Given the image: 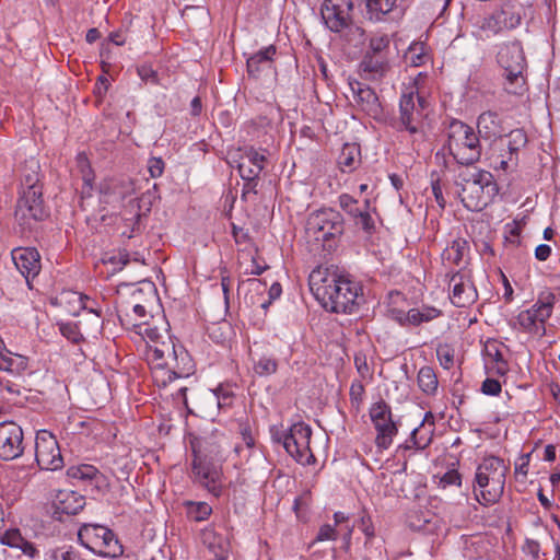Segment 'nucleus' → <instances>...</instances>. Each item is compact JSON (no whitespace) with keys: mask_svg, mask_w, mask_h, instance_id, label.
<instances>
[{"mask_svg":"<svg viewBox=\"0 0 560 560\" xmlns=\"http://www.w3.org/2000/svg\"><path fill=\"white\" fill-rule=\"evenodd\" d=\"M97 474V469L91 465H81L78 467H71L68 470V475L72 478L81 480H91Z\"/></svg>","mask_w":560,"mask_h":560,"instance_id":"37998d69","label":"nucleus"},{"mask_svg":"<svg viewBox=\"0 0 560 560\" xmlns=\"http://www.w3.org/2000/svg\"><path fill=\"white\" fill-rule=\"evenodd\" d=\"M481 392L486 395L497 396L501 393V384L494 378H486L482 382Z\"/></svg>","mask_w":560,"mask_h":560,"instance_id":"8fccbe9b","label":"nucleus"},{"mask_svg":"<svg viewBox=\"0 0 560 560\" xmlns=\"http://www.w3.org/2000/svg\"><path fill=\"white\" fill-rule=\"evenodd\" d=\"M498 63L503 68L505 82L504 90L510 94H523L525 78L523 71L526 60L520 42L504 44L498 51Z\"/></svg>","mask_w":560,"mask_h":560,"instance_id":"423d86ee","label":"nucleus"},{"mask_svg":"<svg viewBox=\"0 0 560 560\" xmlns=\"http://www.w3.org/2000/svg\"><path fill=\"white\" fill-rule=\"evenodd\" d=\"M207 444L206 439H196L192 442L195 457L192 462V474L200 485L218 495L220 493V486L218 485L220 472L217 467L207 459Z\"/></svg>","mask_w":560,"mask_h":560,"instance_id":"f8f14e48","label":"nucleus"},{"mask_svg":"<svg viewBox=\"0 0 560 560\" xmlns=\"http://www.w3.org/2000/svg\"><path fill=\"white\" fill-rule=\"evenodd\" d=\"M487 354L492 362V371L494 374L504 376L509 372V364L503 358L502 352L497 348H487Z\"/></svg>","mask_w":560,"mask_h":560,"instance_id":"58836bf2","label":"nucleus"},{"mask_svg":"<svg viewBox=\"0 0 560 560\" xmlns=\"http://www.w3.org/2000/svg\"><path fill=\"white\" fill-rule=\"evenodd\" d=\"M266 158L253 148L245 151L237 164L243 180L258 179L265 167Z\"/></svg>","mask_w":560,"mask_h":560,"instance_id":"b1692460","label":"nucleus"},{"mask_svg":"<svg viewBox=\"0 0 560 560\" xmlns=\"http://www.w3.org/2000/svg\"><path fill=\"white\" fill-rule=\"evenodd\" d=\"M0 542L12 548L21 549L23 553L30 557H33L36 551L34 546L25 540L18 529L5 532L1 535Z\"/></svg>","mask_w":560,"mask_h":560,"instance_id":"72a5a7b5","label":"nucleus"},{"mask_svg":"<svg viewBox=\"0 0 560 560\" xmlns=\"http://www.w3.org/2000/svg\"><path fill=\"white\" fill-rule=\"evenodd\" d=\"M550 254H551V248L549 245H546V244H540L535 249V257L540 261L547 260L549 258Z\"/></svg>","mask_w":560,"mask_h":560,"instance_id":"052dcab7","label":"nucleus"},{"mask_svg":"<svg viewBox=\"0 0 560 560\" xmlns=\"http://www.w3.org/2000/svg\"><path fill=\"white\" fill-rule=\"evenodd\" d=\"M364 394V386L361 382H353L350 386V397L352 400L361 401Z\"/></svg>","mask_w":560,"mask_h":560,"instance_id":"bf43d9fd","label":"nucleus"},{"mask_svg":"<svg viewBox=\"0 0 560 560\" xmlns=\"http://www.w3.org/2000/svg\"><path fill=\"white\" fill-rule=\"evenodd\" d=\"M339 205L341 209L346 211L351 218L360 209L358 207V200L348 194H342L339 196Z\"/></svg>","mask_w":560,"mask_h":560,"instance_id":"a18cd8bd","label":"nucleus"},{"mask_svg":"<svg viewBox=\"0 0 560 560\" xmlns=\"http://www.w3.org/2000/svg\"><path fill=\"white\" fill-rule=\"evenodd\" d=\"M35 459L40 469L57 470L63 467L59 444L47 430H40L36 433Z\"/></svg>","mask_w":560,"mask_h":560,"instance_id":"2eb2a0df","label":"nucleus"},{"mask_svg":"<svg viewBox=\"0 0 560 560\" xmlns=\"http://www.w3.org/2000/svg\"><path fill=\"white\" fill-rule=\"evenodd\" d=\"M366 4L368 12L371 14V18H375L376 20L381 19V16L389 13L396 0H364Z\"/></svg>","mask_w":560,"mask_h":560,"instance_id":"4c0bfd02","label":"nucleus"},{"mask_svg":"<svg viewBox=\"0 0 560 560\" xmlns=\"http://www.w3.org/2000/svg\"><path fill=\"white\" fill-rule=\"evenodd\" d=\"M24 452L22 428L13 421L0 422V458L13 460Z\"/></svg>","mask_w":560,"mask_h":560,"instance_id":"dca6fc26","label":"nucleus"},{"mask_svg":"<svg viewBox=\"0 0 560 560\" xmlns=\"http://www.w3.org/2000/svg\"><path fill=\"white\" fill-rule=\"evenodd\" d=\"M360 69L368 79L376 80L382 78L388 70L386 55L368 52L360 63Z\"/></svg>","mask_w":560,"mask_h":560,"instance_id":"a878e982","label":"nucleus"},{"mask_svg":"<svg viewBox=\"0 0 560 560\" xmlns=\"http://www.w3.org/2000/svg\"><path fill=\"white\" fill-rule=\"evenodd\" d=\"M337 538V532L335 526L325 524L323 525L316 536L317 541L335 540Z\"/></svg>","mask_w":560,"mask_h":560,"instance_id":"603ef678","label":"nucleus"},{"mask_svg":"<svg viewBox=\"0 0 560 560\" xmlns=\"http://www.w3.org/2000/svg\"><path fill=\"white\" fill-rule=\"evenodd\" d=\"M352 8L351 0H324L320 9L322 19L330 31L340 33L349 23Z\"/></svg>","mask_w":560,"mask_h":560,"instance_id":"a211bd4d","label":"nucleus"},{"mask_svg":"<svg viewBox=\"0 0 560 560\" xmlns=\"http://www.w3.org/2000/svg\"><path fill=\"white\" fill-rule=\"evenodd\" d=\"M438 359L444 369H451L454 363V354L448 347L440 346L436 349Z\"/></svg>","mask_w":560,"mask_h":560,"instance_id":"de8ad7c7","label":"nucleus"},{"mask_svg":"<svg viewBox=\"0 0 560 560\" xmlns=\"http://www.w3.org/2000/svg\"><path fill=\"white\" fill-rule=\"evenodd\" d=\"M311 436L312 429L304 422L292 424L289 431L283 434L284 450L302 465H310L315 462L310 447Z\"/></svg>","mask_w":560,"mask_h":560,"instance_id":"9b49d317","label":"nucleus"},{"mask_svg":"<svg viewBox=\"0 0 560 560\" xmlns=\"http://www.w3.org/2000/svg\"><path fill=\"white\" fill-rule=\"evenodd\" d=\"M276 55V47L270 45L265 47L250 56L247 59V72L249 75L257 78L261 70L270 68L273 56Z\"/></svg>","mask_w":560,"mask_h":560,"instance_id":"cd10ccee","label":"nucleus"},{"mask_svg":"<svg viewBox=\"0 0 560 560\" xmlns=\"http://www.w3.org/2000/svg\"><path fill=\"white\" fill-rule=\"evenodd\" d=\"M277 370L278 362L271 357L261 355L257 360H253V371L260 377L272 375Z\"/></svg>","mask_w":560,"mask_h":560,"instance_id":"e433bc0d","label":"nucleus"},{"mask_svg":"<svg viewBox=\"0 0 560 560\" xmlns=\"http://www.w3.org/2000/svg\"><path fill=\"white\" fill-rule=\"evenodd\" d=\"M480 137L467 124L455 120L450 125L448 151L462 165H471L478 162L482 153Z\"/></svg>","mask_w":560,"mask_h":560,"instance_id":"39448f33","label":"nucleus"},{"mask_svg":"<svg viewBox=\"0 0 560 560\" xmlns=\"http://www.w3.org/2000/svg\"><path fill=\"white\" fill-rule=\"evenodd\" d=\"M370 201H364V208L359 209L357 213L352 217L357 226H360L366 232H370L374 228L373 219L369 212Z\"/></svg>","mask_w":560,"mask_h":560,"instance_id":"a19ab883","label":"nucleus"},{"mask_svg":"<svg viewBox=\"0 0 560 560\" xmlns=\"http://www.w3.org/2000/svg\"><path fill=\"white\" fill-rule=\"evenodd\" d=\"M306 232L314 240L326 242L342 234L343 219L334 209L317 210L308 215Z\"/></svg>","mask_w":560,"mask_h":560,"instance_id":"9d476101","label":"nucleus"},{"mask_svg":"<svg viewBox=\"0 0 560 560\" xmlns=\"http://www.w3.org/2000/svg\"><path fill=\"white\" fill-rule=\"evenodd\" d=\"M14 215L20 225L25 228H31L33 222L44 220L47 211L44 207L42 188L22 189Z\"/></svg>","mask_w":560,"mask_h":560,"instance_id":"4468645a","label":"nucleus"},{"mask_svg":"<svg viewBox=\"0 0 560 560\" xmlns=\"http://www.w3.org/2000/svg\"><path fill=\"white\" fill-rule=\"evenodd\" d=\"M108 80L104 75L98 77L94 93L102 97L108 90Z\"/></svg>","mask_w":560,"mask_h":560,"instance_id":"680f3d73","label":"nucleus"},{"mask_svg":"<svg viewBox=\"0 0 560 560\" xmlns=\"http://www.w3.org/2000/svg\"><path fill=\"white\" fill-rule=\"evenodd\" d=\"M428 106V101L418 92L404 93L399 101V129L411 135L421 132Z\"/></svg>","mask_w":560,"mask_h":560,"instance_id":"1a4fd4ad","label":"nucleus"},{"mask_svg":"<svg viewBox=\"0 0 560 560\" xmlns=\"http://www.w3.org/2000/svg\"><path fill=\"white\" fill-rule=\"evenodd\" d=\"M369 415L376 430V447L387 450L392 445L394 436L398 433L389 405L381 399L370 407Z\"/></svg>","mask_w":560,"mask_h":560,"instance_id":"ddd939ff","label":"nucleus"},{"mask_svg":"<svg viewBox=\"0 0 560 560\" xmlns=\"http://www.w3.org/2000/svg\"><path fill=\"white\" fill-rule=\"evenodd\" d=\"M211 506L205 502H201V503H198L197 505V513L198 515L196 516V520L197 521H203L206 520L210 514H211Z\"/></svg>","mask_w":560,"mask_h":560,"instance_id":"0e129e2a","label":"nucleus"},{"mask_svg":"<svg viewBox=\"0 0 560 560\" xmlns=\"http://www.w3.org/2000/svg\"><path fill=\"white\" fill-rule=\"evenodd\" d=\"M349 88L355 106L368 116L380 119L383 115V107L378 96L370 86L360 81H349Z\"/></svg>","mask_w":560,"mask_h":560,"instance_id":"6ab92c4d","label":"nucleus"},{"mask_svg":"<svg viewBox=\"0 0 560 560\" xmlns=\"http://www.w3.org/2000/svg\"><path fill=\"white\" fill-rule=\"evenodd\" d=\"M389 39L386 35L372 37L370 39V54L385 55L384 50L388 48Z\"/></svg>","mask_w":560,"mask_h":560,"instance_id":"49530a36","label":"nucleus"},{"mask_svg":"<svg viewBox=\"0 0 560 560\" xmlns=\"http://www.w3.org/2000/svg\"><path fill=\"white\" fill-rule=\"evenodd\" d=\"M469 250V245L464 238H456L442 253L443 261L459 265Z\"/></svg>","mask_w":560,"mask_h":560,"instance_id":"473e14b6","label":"nucleus"},{"mask_svg":"<svg viewBox=\"0 0 560 560\" xmlns=\"http://www.w3.org/2000/svg\"><path fill=\"white\" fill-rule=\"evenodd\" d=\"M202 109L201 98L196 96L190 103V113L192 116H199Z\"/></svg>","mask_w":560,"mask_h":560,"instance_id":"774afa93","label":"nucleus"},{"mask_svg":"<svg viewBox=\"0 0 560 560\" xmlns=\"http://www.w3.org/2000/svg\"><path fill=\"white\" fill-rule=\"evenodd\" d=\"M448 278V275H446ZM448 285L451 290V301L457 307H466L472 304L477 299V291L469 280L462 272H454L450 276Z\"/></svg>","mask_w":560,"mask_h":560,"instance_id":"aec40b11","label":"nucleus"},{"mask_svg":"<svg viewBox=\"0 0 560 560\" xmlns=\"http://www.w3.org/2000/svg\"><path fill=\"white\" fill-rule=\"evenodd\" d=\"M12 260L16 269L30 283L31 278H35L40 271V255L35 248L19 247L11 253Z\"/></svg>","mask_w":560,"mask_h":560,"instance_id":"412c9836","label":"nucleus"},{"mask_svg":"<svg viewBox=\"0 0 560 560\" xmlns=\"http://www.w3.org/2000/svg\"><path fill=\"white\" fill-rule=\"evenodd\" d=\"M556 296L550 291L541 292L537 302L517 315V323L527 332L544 336L545 323L551 316Z\"/></svg>","mask_w":560,"mask_h":560,"instance_id":"6e6552de","label":"nucleus"},{"mask_svg":"<svg viewBox=\"0 0 560 560\" xmlns=\"http://www.w3.org/2000/svg\"><path fill=\"white\" fill-rule=\"evenodd\" d=\"M148 171L153 178H158L163 174L164 162L161 158H151L148 162Z\"/></svg>","mask_w":560,"mask_h":560,"instance_id":"3c124183","label":"nucleus"},{"mask_svg":"<svg viewBox=\"0 0 560 560\" xmlns=\"http://www.w3.org/2000/svg\"><path fill=\"white\" fill-rule=\"evenodd\" d=\"M158 300L155 284L152 281H141L140 285L131 293V308L138 319L147 316L148 308Z\"/></svg>","mask_w":560,"mask_h":560,"instance_id":"5701e85b","label":"nucleus"},{"mask_svg":"<svg viewBox=\"0 0 560 560\" xmlns=\"http://www.w3.org/2000/svg\"><path fill=\"white\" fill-rule=\"evenodd\" d=\"M213 395L215 397L219 409H223L232 405L233 393L229 388L220 385L213 390Z\"/></svg>","mask_w":560,"mask_h":560,"instance_id":"c03bdc74","label":"nucleus"},{"mask_svg":"<svg viewBox=\"0 0 560 560\" xmlns=\"http://www.w3.org/2000/svg\"><path fill=\"white\" fill-rule=\"evenodd\" d=\"M109 39L112 43H114L117 46H121L126 43V33L121 30L113 32L109 35Z\"/></svg>","mask_w":560,"mask_h":560,"instance_id":"69168bd1","label":"nucleus"},{"mask_svg":"<svg viewBox=\"0 0 560 560\" xmlns=\"http://www.w3.org/2000/svg\"><path fill=\"white\" fill-rule=\"evenodd\" d=\"M360 163V148L357 144L346 143L338 156V165L343 173H350Z\"/></svg>","mask_w":560,"mask_h":560,"instance_id":"7c9ffc66","label":"nucleus"},{"mask_svg":"<svg viewBox=\"0 0 560 560\" xmlns=\"http://www.w3.org/2000/svg\"><path fill=\"white\" fill-rule=\"evenodd\" d=\"M0 385L2 387V389H4L5 392H8L9 394H15V395H19L20 394V386L18 384H14L12 382H3V381H0Z\"/></svg>","mask_w":560,"mask_h":560,"instance_id":"338daca9","label":"nucleus"},{"mask_svg":"<svg viewBox=\"0 0 560 560\" xmlns=\"http://www.w3.org/2000/svg\"><path fill=\"white\" fill-rule=\"evenodd\" d=\"M477 128L479 137L483 141H489L491 144H498L505 131L503 120L499 114L493 110H486L479 115Z\"/></svg>","mask_w":560,"mask_h":560,"instance_id":"4be33fe9","label":"nucleus"},{"mask_svg":"<svg viewBox=\"0 0 560 560\" xmlns=\"http://www.w3.org/2000/svg\"><path fill=\"white\" fill-rule=\"evenodd\" d=\"M438 378L432 368L423 366L418 373V385L425 394H434L438 388Z\"/></svg>","mask_w":560,"mask_h":560,"instance_id":"c9c22d12","label":"nucleus"},{"mask_svg":"<svg viewBox=\"0 0 560 560\" xmlns=\"http://www.w3.org/2000/svg\"><path fill=\"white\" fill-rule=\"evenodd\" d=\"M422 50H423V47L421 45L415 44V45L410 46L409 54H410L411 62L415 66H420V65L424 63V61L427 59V55L423 54Z\"/></svg>","mask_w":560,"mask_h":560,"instance_id":"864d4df0","label":"nucleus"},{"mask_svg":"<svg viewBox=\"0 0 560 560\" xmlns=\"http://www.w3.org/2000/svg\"><path fill=\"white\" fill-rule=\"evenodd\" d=\"M80 542L90 551L109 558H118L124 548L112 529L98 524H84L78 532Z\"/></svg>","mask_w":560,"mask_h":560,"instance_id":"0eeeda50","label":"nucleus"},{"mask_svg":"<svg viewBox=\"0 0 560 560\" xmlns=\"http://www.w3.org/2000/svg\"><path fill=\"white\" fill-rule=\"evenodd\" d=\"M521 463L515 464V472L521 474L523 476H527L528 472V464H529V454L522 455L520 458Z\"/></svg>","mask_w":560,"mask_h":560,"instance_id":"e2e57ef3","label":"nucleus"},{"mask_svg":"<svg viewBox=\"0 0 560 560\" xmlns=\"http://www.w3.org/2000/svg\"><path fill=\"white\" fill-rule=\"evenodd\" d=\"M148 342L147 359L158 386L165 387L177 378H187L195 372V363L188 351L166 332L147 327L143 332Z\"/></svg>","mask_w":560,"mask_h":560,"instance_id":"f257e3e1","label":"nucleus"},{"mask_svg":"<svg viewBox=\"0 0 560 560\" xmlns=\"http://www.w3.org/2000/svg\"><path fill=\"white\" fill-rule=\"evenodd\" d=\"M138 74L144 82H158V73L152 69L151 66L142 65L138 68Z\"/></svg>","mask_w":560,"mask_h":560,"instance_id":"5fc2aeb1","label":"nucleus"},{"mask_svg":"<svg viewBox=\"0 0 560 560\" xmlns=\"http://www.w3.org/2000/svg\"><path fill=\"white\" fill-rule=\"evenodd\" d=\"M509 467L497 456H488L478 466L475 481L480 489L477 501L489 505L500 500L503 494Z\"/></svg>","mask_w":560,"mask_h":560,"instance_id":"20e7f679","label":"nucleus"},{"mask_svg":"<svg viewBox=\"0 0 560 560\" xmlns=\"http://www.w3.org/2000/svg\"><path fill=\"white\" fill-rule=\"evenodd\" d=\"M85 505V498L72 490H59L54 499L56 513L75 515Z\"/></svg>","mask_w":560,"mask_h":560,"instance_id":"393cba45","label":"nucleus"},{"mask_svg":"<svg viewBox=\"0 0 560 560\" xmlns=\"http://www.w3.org/2000/svg\"><path fill=\"white\" fill-rule=\"evenodd\" d=\"M48 560H84L78 549L72 546L59 547L51 550Z\"/></svg>","mask_w":560,"mask_h":560,"instance_id":"ea45409f","label":"nucleus"},{"mask_svg":"<svg viewBox=\"0 0 560 560\" xmlns=\"http://www.w3.org/2000/svg\"><path fill=\"white\" fill-rule=\"evenodd\" d=\"M528 142L527 135L523 129L511 130L503 135L498 144L502 150L506 149V155L500 154V168L503 171H513L518 164V153Z\"/></svg>","mask_w":560,"mask_h":560,"instance_id":"f3484780","label":"nucleus"},{"mask_svg":"<svg viewBox=\"0 0 560 560\" xmlns=\"http://www.w3.org/2000/svg\"><path fill=\"white\" fill-rule=\"evenodd\" d=\"M480 28L482 31L489 32V33H491L493 35L500 33L503 30H506L505 25H503V22L500 19V16L497 14V12H494L493 14L485 18L482 23H481V25H480Z\"/></svg>","mask_w":560,"mask_h":560,"instance_id":"79ce46f5","label":"nucleus"},{"mask_svg":"<svg viewBox=\"0 0 560 560\" xmlns=\"http://www.w3.org/2000/svg\"><path fill=\"white\" fill-rule=\"evenodd\" d=\"M106 262L114 266L113 271H117L129 262V256L127 253H118L117 255L109 257Z\"/></svg>","mask_w":560,"mask_h":560,"instance_id":"6e6d98bb","label":"nucleus"},{"mask_svg":"<svg viewBox=\"0 0 560 560\" xmlns=\"http://www.w3.org/2000/svg\"><path fill=\"white\" fill-rule=\"evenodd\" d=\"M308 285L322 306L332 313L351 314L363 300V289L358 281L328 269H314Z\"/></svg>","mask_w":560,"mask_h":560,"instance_id":"f03ea898","label":"nucleus"},{"mask_svg":"<svg viewBox=\"0 0 560 560\" xmlns=\"http://www.w3.org/2000/svg\"><path fill=\"white\" fill-rule=\"evenodd\" d=\"M460 191L458 194L464 207L470 211H481L497 191V184L490 172L466 170L458 175Z\"/></svg>","mask_w":560,"mask_h":560,"instance_id":"7ed1b4c3","label":"nucleus"},{"mask_svg":"<svg viewBox=\"0 0 560 560\" xmlns=\"http://www.w3.org/2000/svg\"><path fill=\"white\" fill-rule=\"evenodd\" d=\"M240 432L243 436V441L244 443L248 446V447H253L254 446V438L252 435V432H250V427L248 423L246 422H240Z\"/></svg>","mask_w":560,"mask_h":560,"instance_id":"13d9d810","label":"nucleus"},{"mask_svg":"<svg viewBox=\"0 0 560 560\" xmlns=\"http://www.w3.org/2000/svg\"><path fill=\"white\" fill-rule=\"evenodd\" d=\"M433 430L434 416L429 411L425 413L421 424L411 432L410 441L412 445L418 450L425 448L431 443Z\"/></svg>","mask_w":560,"mask_h":560,"instance_id":"bb28decb","label":"nucleus"},{"mask_svg":"<svg viewBox=\"0 0 560 560\" xmlns=\"http://www.w3.org/2000/svg\"><path fill=\"white\" fill-rule=\"evenodd\" d=\"M38 170L39 164L34 160H31L24 165L21 176V186L23 189L31 190L42 188V185L39 184Z\"/></svg>","mask_w":560,"mask_h":560,"instance_id":"f704fd0d","label":"nucleus"},{"mask_svg":"<svg viewBox=\"0 0 560 560\" xmlns=\"http://www.w3.org/2000/svg\"><path fill=\"white\" fill-rule=\"evenodd\" d=\"M60 331L62 336H65L67 339L75 343L79 342L82 338L77 325L74 324H62L60 326Z\"/></svg>","mask_w":560,"mask_h":560,"instance_id":"09e8293b","label":"nucleus"},{"mask_svg":"<svg viewBox=\"0 0 560 560\" xmlns=\"http://www.w3.org/2000/svg\"><path fill=\"white\" fill-rule=\"evenodd\" d=\"M497 14L505 25L506 30H513L521 24V5L515 0H505Z\"/></svg>","mask_w":560,"mask_h":560,"instance_id":"c85d7f7f","label":"nucleus"},{"mask_svg":"<svg viewBox=\"0 0 560 560\" xmlns=\"http://www.w3.org/2000/svg\"><path fill=\"white\" fill-rule=\"evenodd\" d=\"M341 32L342 39L348 46L355 49H362L364 47L368 35L361 26L353 23H348Z\"/></svg>","mask_w":560,"mask_h":560,"instance_id":"2f4dec72","label":"nucleus"},{"mask_svg":"<svg viewBox=\"0 0 560 560\" xmlns=\"http://www.w3.org/2000/svg\"><path fill=\"white\" fill-rule=\"evenodd\" d=\"M444 486H460V475L457 470H448L441 478Z\"/></svg>","mask_w":560,"mask_h":560,"instance_id":"4d7b16f0","label":"nucleus"},{"mask_svg":"<svg viewBox=\"0 0 560 560\" xmlns=\"http://www.w3.org/2000/svg\"><path fill=\"white\" fill-rule=\"evenodd\" d=\"M441 315H442L441 310L433 307V306L423 305L422 307H419V308L409 310L406 314V317H405V320L402 322V324L419 326L423 323H429V322L440 317Z\"/></svg>","mask_w":560,"mask_h":560,"instance_id":"c756f323","label":"nucleus"}]
</instances>
